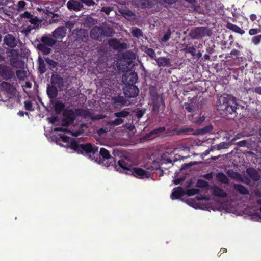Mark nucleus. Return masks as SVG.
<instances>
[{
	"label": "nucleus",
	"mask_w": 261,
	"mask_h": 261,
	"mask_svg": "<svg viewBox=\"0 0 261 261\" xmlns=\"http://www.w3.org/2000/svg\"><path fill=\"white\" fill-rule=\"evenodd\" d=\"M250 18L251 19V20L252 21H254L255 20H256L257 19V16L255 14H252L250 16Z\"/></svg>",
	"instance_id": "nucleus-49"
},
{
	"label": "nucleus",
	"mask_w": 261,
	"mask_h": 261,
	"mask_svg": "<svg viewBox=\"0 0 261 261\" xmlns=\"http://www.w3.org/2000/svg\"><path fill=\"white\" fill-rule=\"evenodd\" d=\"M157 131H158L157 130H154V131H152V132H151V133H152V134H153V133H156Z\"/></svg>",
	"instance_id": "nucleus-63"
},
{
	"label": "nucleus",
	"mask_w": 261,
	"mask_h": 261,
	"mask_svg": "<svg viewBox=\"0 0 261 261\" xmlns=\"http://www.w3.org/2000/svg\"><path fill=\"white\" fill-rule=\"evenodd\" d=\"M101 10L105 12L107 14H109L112 11V9L110 7H103L101 9Z\"/></svg>",
	"instance_id": "nucleus-43"
},
{
	"label": "nucleus",
	"mask_w": 261,
	"mask_h": 261,
	"mask_svg": "<svg viewBox=\"0 0 261 261\" xmlns=\"http://www.w3.org/2000/svg\"><path fill=\"white\" fill-rule=\"evenodd\" d=\"M5 43L8 46L13 47L16 45V41L15 38L11 35L8 34L5 36L4 39Z\"/></svg>",
	"instance_id": "nucleus-11"
},
{
	"label": "nucleus",
	"mask_w": 261,
	"mask_h": 261,
	"mask_svg": "<svg viewBox=\"0 0 261 261\" xmlns=\"http://www.w3.org/2000/svg\"><path fill=\"white\" fill-rule=\"evenodd\" d=\"M198 184V185H199V186H205V185H206V183H205V182H204V183H203V184L201 185V182H200V181H199Z\"/></svg>",
	"instance_id": "nucleus-59"
},
{
	"label": "nucleus",
	"mask_w": 261,
	"mask_h": 261,
	"mask_svg": "<svg viewBox=\"0 0 261 261\" xmlns=\"http://www.w3.org/2000/svg\"><path fill=\"white\" fill-rule=\"evenodd\" d=\"M184 194V191L180 187L175 188L173 190L171 198L173 200L179 198Z\"/></svg>",
	"instance_id": "nucleus-12"
},
{
	"label": "nucleus",
	"mask_w": 261,
	"mask_h": 261,
	"mask_svg": "<svg viewBox=\"0 0 261 261\" xmlns=\"http://www.w3.org/2000/svg\"><path fill=\"white\" fill-rule=\"evenodd\" d=\"M237 51H238L237 50L234 49V50L231 51V54H233V55H236Z\"/></svg>",
	"instance_id": "nucleus-54"
},
{
	"label": "nucleus",
	"mask_w": 261,
	"mask_h": 261,
	"mask_svg": "<svg viewBox=\"0 0 261 261\" xmlns=\"http://www.w3.org/2000/svg\"><path fill=\"white\" fill-rule=\"evenodd\" d=\"M171 34V31L170 30H168L166 32V33L164 35L163 38L161 39V41H162V42H166L167 41H168L170 37Z\"/></svg>",
	"instance_id": "nucleus-35"
},
{
	"label": "nucleus",
	"mask_w": 261,
	"mask_h": 261,
	"mask_svg": "<svg viewBox=\"0 0 261 261\" xmlns=\"http://www.w3.org/2000/svg\"><path fill=\"white\" fill-rule=\"evenodd\" d=\"M247 172L248 174L249 175L250 177L252 178L253 180H258L259 179L260 176L258 173L253 169H248L247 170Z\"/></svg>",
	"instance_id": "nucleus-16"
},
{
	"label": "nucleus",
	"mask_w": 261,
	"mask_h": 261,
	"mask_svg": "<svg viewBox=\"0 0 261 261\" xmlns=\"http://www.w3.org/2000/svg\"><path fill=\"white\" fill-rule=\"evenodd\" d=\"M226 249L225 248H222L221 249V251H222L223 252H226Z\"/></svg>",
	"instance_id": "nucleus-61"
},
{
	"label": "nucleus",
	"mask_w": 261,
	"mask_h": 261,
	"mask_svg": "<svg viewBox=\"0 0 261 261\" xmlns=\"http://www.w3.org/2000/svg\"><path fill=\"white\" fill-rule=\"evenodd\" d=\"M146 53L147 55H148L149 56H150L152 58H153L155 56V53L152 49H151V48L147 49Z\"/></svg>",
	"instance_id": "nucleus-39"
},
{
	"label": "nucleus",
	"mask_w": 261,
	"mask_h": 261,
	"mask_svg": "<svg viewBox=\"0 0 261 261\" xmlns=\"http://www.w3.org/2000/svg\"><path fill=\"white\" fill-rule=\"evenodd\" d=\"M113 31L109 28V31H104L103 29L98 27H93L91 31V37L95 39H98L99 37L103 34L107 36L112 35Z\"/></svg>",
	"instance_id": "nucleus-6"
},
{
	"label": "nucleus",
	"mask_w": 261,
	"mask_h": 261,
	"mask_svg": "<svg viewBox=\"0 0 261 261\" xmlns=\"http://www.w3.org/2000/svg\"><path fill=\"white\" fill-rule=\"evenodd\" d=\"M129 114V112L127 111H125V110H123L121 112H117V113H114V116L117 117H118V118H121V117H127Z\"/></svg>",
	"instance_id": "nucleus-28"
},
{
	"label": "nucleus",
	"mask_w": 261,
	"mask_h": 261,
	"mask_svg": "<svg viewBox=\"0 0 261 261\" xmlns=\"http://www.w3.org/2000/svg\"><path fill=\"white\" fill-rule=\"evenodd\" d=\"M66 28L65 27H59L53 32V36L56 39H62L66 36Z\"/></svg>",
	"instance_id": "nucleus-9"
},
{
	"label": "nucleus",
	"mask_w": 261,
	"mask_h": 261,
	"mask_svg": "<svg viewBox=\"0 0 261 261\" xmlns=\"http://www.w3.org/2000/svg\"><path fill=\"white\" fill-rule=\"evenodd\" d=\"M67 6L69 10L78 11L81 10L83 7V5L81 1H75L74 0H69L67 3Z\"/></svg>",
	"instance_id": "nucleus-8"
},
{
	"label": "nucleus",
	"mask_w": 261,
	"mask_h": 261,
	"mask_svg": "<svg viewBox=\"0 0 261 261\" xmlns=\"http://www.w3.org/2000/svg\"><path fill=\"white\" fill-rule=\"evenodd\" d=\"M41 49H42L43 50V51L45 54H48L50 53V49L49 48H44V49H43V46H41Z\"/></svg>",
	"instance_id": "nucleus-47"
},
{
	"label": "nucleus",
	"mask_w": 261,
	"mask_h": 261,
	"mask_svg": "<svg viewBox=\"0 0 261 261\" xmlns=\"http://www.w3.org/2000/svg\"><path fill=\"white\" fill-rule=\"evenodd\" d=\"M25 86L27 88H30L31 87V84L29 82H26Z\"/></svg>",
	"instance_id": "nucleus-52"
},
{
	"label": "nucleus",
	"mask_w": 261,
	"mask_h": 261,
	"mask_svg": "<svg viewBox=\"0 0 261 261\" xmlns=\"http://www.w3.org/2000/svg\"><path fill=\"white\" fill-rule=\"evenodd\" d=\"M82 4L84 3L88 6H90L93 4V1L92 0H82Z\"/></svg>",
	"instance_id": "nucleus-44"
},
{
	"label": "nucleus",
	"mask_w": 261,
	"mask_h": 261,
	"mask_svg": "<svg viewBox=\"0 0 261 261\" xmlns=\"http://www.w3.org/2000/svg\"><path fill=\"white\" fill-rule=\"evenodd\" d=\"M261 31L260 29L259 28H253L251 29L249 31V34L251 36L255 35L260 33Z\"/></svg>",
	"instance_id": "nucleus-36"
},
{
	"label": "nucleus",
	"mask_w": 261,
	"mask_h": 261,
	"mask_svg": "<svg viewBox=\"0 0 261 261\" xmlns=\"http://www.w3.org/2000/svg\"><path fill=\"white\" fill-rule=\"evenodd\" d=\"M179 182H180V180H179V179H176V180H175L174 181V183H175V184H179Z\"/></svg>",
	"instance_id": "nucleus-58"
},
{
	"label": "nucleus",
	"mask_w": 261,
	"mask_h": 261,
	"mask_svg": "<svg viewBox=\"0 0 261 261\" xmlns=\"http://www.w3.org/2000/svg\"><path fill=\"white\" fill-rule=\"evenodd\" d=\"M18 10L21 11L25 5V2L23 1H20L18 2Z\"/></svg>",
	"instance_id": "nucleus-38"
},
{
	"label": "nucleus",
	"mask_w": 261,
	"mask_h": 261,
	"mask_svg": "<svg viewBox=\"0 0 261 261\" xmlns=\"http://www.w3.org/2000/svg\"><path fill=\"white\" fill-rule=\"evenodd\" d=\"M152 99L153 100V102L154 104L153 110H155L156 109H158V100H159L161 102H162L163 99L161 98L158 97V96L155 95H152Z\"/></svg>",
	"instance_id": "nucleus-27"
},
{
	"label": "nucleus",
	"mask_w": 261,
	"mask_h": 261,
	"mask_svg": "<svg viewBox=\"0 0 261 261\" xmlns=\"http://www.w3.org/2000/svg\"><path fill=\"white\" fill-rule=\"evenodd\" d=\"M123 120L122 119L118 118V119H115L114 121L110 122V124L112 125L116 126V125H118L122 124L123 123Z\"/></svg>",
	"instance_id": "nucleus-37"
},
{
	"label": "nucleus",
	"mask_w": 261,
	"mask_h": 261,
	"mask_svg": "<svg viewBox=\"0 0 261 261\" xmlns=\"http://www.w3.org/2000/svg\"><path fill=\"white\" fill-rule=\"evenodd\" d=\"M213 129L212 125H208L205 127L197 130V134H203L207 132H211Z\"/></svg>",
	"instance_id": "nucleus-25"
},
{
	"label": "nucleus",
	"mask_w": 261,
	"mask_h": 261,
	"mask_svg": "<svg viewBox=\"0 0 261 261\" xmlns=\"http://www.w3.org/2000/svg\"><path fill=\"white\" fill-rule=\"evenodd\" d=\"M18 114L20 116H23V113L22 112H19L18 113Z\"/></svg>",
	"instance_id": "nucleus-62"
},
{
	"label": "nucleus",
	"mask_w": 261,
	"mask_h": 261,
	"mask_svg": "<svg viewBox=\"0 0 261 261\" xmlns=\"http://www.w3.org/2000/svg\"><path fill=\"white\" fill-rule=\"evenodd\" d=\"M61 138L63 142L68 143V146L69 147L77 151L78 153L94 154L98 151V148L92 146L91 144L79 145L75 141L71 140L68 137L63 136H61Z\"/></svg>",
	"instance_id": "nucleus-2"
},
{
	"label": "nucleus",
	"mask_w": 261,
	"mask_h": 261,
	"mask_svg": "<svg viewBox=\"0 0 261 261\" xmlns=\"http://www.w3.org/2000/svg\"><path fill=\"white\" fill-rule=\"evenodd\" d=\"M39 70L40 73H44L46 71V67L44 61L42 59H39Z\"/></svg>",
	"instance_id": "nucleus-30"
},
{
	"label": "nucleus",
	"mask_w": 261,
	"mask_h": 261,
	"mask_svg": "<svg viewBox=\"0 0 261 261\" xmlns=\"http://www.w3.org/2000/svg\"><path fill=\"white\" fill-rule=\"evenodd\" d=\"M0 74L6 79H10L13 75L11 69L4 65H0Z\"/></svg>",
	"instance_id": "nucleus-10"
},
{
	"label": "nucleus",
	"mask_w": 261,
	"mask_h": 261,
	"mask_svg": "<svg viewBox=\"0 0 261 261\" xmlns=\"http://www.w3.org/2000/svg\"><path fill=\"white\" fill-rule=\"evenodd\" d=\"M255 195L259 197V198H261V192H259V191H256L255 192ZM257 202L259 204L261 205V199H259L258 201H257Z\"/></svg>",
	"instance_id": "nucleus-45"
},
{
	"label": "nucleus",
	"mask_w": 261,
	"mask_h": 261,
	"mask_svg": "<svg viewBox=\"0 0 261 261\" xmlns=\"http://www.w3.org/2000/svg\"><path fill=\"white\" fill-rule=\"evenodd\" d=\"M198 192L197 189H191L187 191V194L189 196L194 195Z\"/></svg>",
	"instance_id": "nucleus-41"
},
{
	"label": "nucleus",
	"mask_w": 261,
	"mask_h": 261,
	"mask_svg": "<svg viewBox=\"0 0 261 261\" xmlns=\"http://www.w3.org/2000/svg\"><path fill=\"white\" fill-rule=\"evenodd\" d=\"M234 189L243 195H247L249 194L248 190L243 186L239 184L234 185Z\"/></svg>",
	"instance_id": "nucleus-20"
},
{
	"label": "nucleus",
	"mask_w": 261,
	"mask_h": 261,
	"mask_svg": "<svg viewBox=\"0 0 261 261\" xmlns=\"http://www.w3.org/2000/svg\"><path fill=\"white\" fill-rule=\"evenodd\" d=\"M56 79L61 80V79H60V77L58 75H53V77H52V80H53V83H55L54 81H55Z\"/></svg>",
	"instance_id": "nucleus-50"
},
{
	"label": "nucleus",
	"mask_w": 261,
	"mask_h": 261,
	"mask_svg": "<svg viewBox=\"0 0 261 261\" xmlns=\"http://www.w3.org/2000/svg\"><path fill=\"white\" fill-rule=\"evenodd\" d=\"M186 108L188 110V112H191V108H190L189 107H187Z\"/></svg>",
	"instance_id": "nucleus-60"
},
{
	"label": "nucleus",
	"mask_w": 261,
	"mask_h": 261,
	"mask_svg": "<svg viewBox=\"0 0 261 261\" xmlns=\"http://www.w3.org/2000/svg\"><path fill=\"white\" fill-rule=\"evenodd\" d=\"M254 92L259 95H261V86H258L254 89Z\"/></svg>",
	"instance_id": "nucleus-46"
},
{
	"label": "nucleus",
	"mask_w": 261,
	"mask_h": 261,
	"mask_svg": "<svg viewBox=\"0 0 261 261\" xmlns=\"http://www.w3.org/2000/svg\"><path fill=\"white\" fill-rule=\"evenodd\" d=\"M204 31L205 29L203 27L197 28L195 30L196 33L199 36H202L204 35Z\"/></svg>",
	"instance_id": "nucleus-34"
},
{
	"label": "nucleus",
	"mask_w": 261,
	"mask_h": 261,
	"mask_svg": "<svg viewBox=\"0 0 261 261\" xmlns=\"http://www.w3.org/2000/svg\"><path fill=\"white\" fill-rule=\"evenodd\" d=\"M204 120V117L203 116L200 117L199 120L197 121V122L201 123Z\"/></svg>",
	"instance_id": "nucleus-51"
},
{
	"label": "nucleus",
	"mask_w": 261,
	"mask_h": 261,
	"mask_svg": "<svg viewBox=\"0 0 261 261\" xmlns=\"http://www.w3.org/2000/svg\"><path fill=\"white\" fill-rule=\"evenodd\" d=\"M16 76L20 80H24V78L27 76L28 72L24 70H18L16 73Z\"/></svg>",
	"instance_id": "nucleus-23"
},
{
	"label": "nucleus",
	"mask_w": 261,
	"mask_h": 261,
	"mask_svg": "<svg viewBox=\"0 0 261 261\" xmlns=\"http://www.w3.org/2000/svg\"><path fill=\"white\" fill-rule=\"evenodd\" d=\"M64 105L62 102L60 101H58L57 102H56L55 106V110L58 113L61 112L62 110L64 108Z\"/></svg>",
	"instance_id": "nucleus-31"
},
{
	"label": "nucleus",
	"mask_w": 261,
	"mask_h": 261,
	"mask_svg": "<svg viewBox=\"0 0 261 261\" xmlns=\"http://www.w3.org/2000/svg\"><path fill=\"white\" fill-rule=\"evenodd\" d=\"M100 154L106 160H110L111 164H113L114 162V160L110 154L109 151L107 149L101 148L100 150Z\"/></svg>",
	"instance_id": "nucleus-15"
},
{
	"label": "nucleus",
	"mask_w": 261,
	"mask_h": 261,
	"mask_svg": "<svg viewBox=\"0 0 261 261\" xmlns=\"http://www.w3.org/2000/svg\"><path fill=\"white\" fill-rule=\"evenodd\" d=\"M54 130L55 131H59V130L66 131L68 133L71 134L72 136H76V137L78 136L81 133L80 132H78V131L71 132L70 130H65V129H63L62 128H59V127L55 128L54 129Z\"/></svg>",
	"instance_id": "nucleus-32"
},
{
	"label": "nucleus",
	"mask_w": 261,
	"mask_h": 261,
	"mask_svg": "<svg viewBox=\"0 0 261 261\" xmlns=\"http://www.w3.org/2000/svg\"><path fill=\"white\" fill-rule=\"evenodd\" d=\"M42 41L45 45L48 46H52L55 44V41L53 39L48 37H42Z\"/></svg>",
	"instance_id": "nucleus-22"
},
{
	"label": "nucleus",
	"mask_w": 261,
	"mask_h": 261,
	"mask_svg": "<svg viewBox=\"0 0 261 261\" xmlns=\"http://www.w3.org/2000/svg\"><path fill=\"white\" fill-rule=\"evenodd\" d=\"M3 60V58L2 56H0V61H2Z\"/></svg>",
	"instance_id": "nucleus-64"
},
{
	"label": "nucleus",
	"mask_w": 261,
	"mask_h": 261,
	"mask_svg": "<svg viewBox=\"0 0 261 261\" xmlns=\"http://www.w3.org/2000/svg\"><path fill=\"white\" fill-rule=\"evenodd\" d=\"M24 106L27 110H31L32 105L30 101H27L24 102Z\"/></svg>",
	"instance_id": "nucleus-40"
},
{
	"label": "nucleus",
	"mask_w": 261,
	"mask_h": 261,
	"mask_svg": "<svg viewBox=\"0 0 261 261\" xmlns=\"http://www.w3.org/2000/svg\"><path fill=\"white\" fill-rule=\"evenodd\" d=\"M133 35L135 37L139 38L142 36V32L140 29L136 28L132 31Z\"/></svg>",
	"instance_id": "nucleus-33"
},
{
	"label": "nucleus",
	"mask_w": 261,
	"mask_h": 261,
	"mask_svg": "<svg viewBox=\"0 0 261 261\" xmlns=\"http://www.w3.org/2000/svg\"><path fill=\"white\" fill-rule=\"evenodd\" d=\"M46 61L51 67H55L57 65V63L56 62L48 58L46 59Z\"/></svg>",
	"instance_id": "nucleus-42"
},
{
	"label": "nucleus",
	"mask_w": 261,
	"mask_h": 261,
	"mask_svg": "<svg viewBox=\"0 0 261 261\" xmlns=\"http://www.w3.org/2000/svg\"><path fill=\"white\" fill-rule=\"evenodd\" d=\"M127 128L129 130H133L134 128V126L133 125H129Z\"/></svg>",
	"instance_id": "nucleus-53"
},
{
	"label": "nucleus",
	"mask_w": 261,
	"mask_h": 261,
	"mask_svg": "<svg viewBox=\"0 0 261 261\" xmlns=\"http://www.w3.org/2000/svg\"><path fill=\"white\" fill-rule=\"evenodd\" d=\"M210 150H206V151L204 152V155H208V154L210 153Z\"/></svg>",
	"instance_id": "nucleus-55"
},
{
	"label": "nucleus",
	"mask_w": 261,
	"mask_h": 261,
	"mask_svg": "<svg viewBox=\"0 0 261 261\" xmlns=\"http://www.w3.org/2000/svg\"><path fill=\"white\" fill-rule=\"evenodd\" d=\"M226 27L227 29L239 33L241 35H243L245 33V31L241 29L239 27L231 23H227L226 24Z\"/></svg>",
	"instance_id": "nucleus-14"
},
{
	"label": "nucleus",
	"mask_w": 261,
	"mask_h": 261,
	"mask_svg": "<svg viewBox=\"0 0 261 261\" xmlns=\"http://www.w3.org/2000/svg\"><path fill=\"white\" fill-rule=\"evenodd\" d=\"M251 42L255 45H257L261 42V34L253 36Z\"/></svg>",
	"instance_id": "nucleus-26"
},
{
	"label": "nucleus",
	"mask_w": 261,
	"mask_h": 261,
	"mask_svg": "<svg viewBox=\"0 0 261 261\" xmlns=\"http://www.w3.org/2000/svg\"><path fill=\"white\" fill-rule=\"evenodd\" d=\"M76 115H84L85 111L83 110H77L74 112L71 110H65L64 111V116L66 125H68L72 123Z\"/></svg>",
	"instance_id": "nucleus-4"
},
{
	"label": "nucleus",
	"mask_w": 261,
	"mask_h": 261,
	"mask_svg": "<svg viewBox=\"0 0 261 261\" xmlns=\"http://www.w3.org/2000/svg\"><path fill=\"white\" fill-rule=\"evenodd\" d=\"M79 34H85V31L83 30H80V31L79 32Z\"/></svg>",
	"instance_id": "nucleus-57"
},
{
	"label": "nucleus",
	"mask_w": 261,
	"mask_h": 261,
	"mask_svg": "<svg viewBox=\"0 0 261 261\" xmlns=\"http://www.w3.org/2000/svg\"><path fill=\"white\" fill-rule=\"evenodd\" d=\"M118 167L117 170L120 172H124L129 175H133L139 178H147L150 176V173L148 171L144 170L140 168H133L129 164L126 160H121L118 162Z\"/></svg>",
	"instance_id": "nucleus-1"
},
{
	"label": "nucleus",
	"mask_w": 261,
	"mask_h": 261,
	"mask_svg": "<svg viewBox=\"0 0 261 261\" xmlns=\"http://www.w3.org/2000/svg\"><path fill=\"white\" fill-rule=\"evenodd\" d=\"M1 86L4 90H6L10 94H13L16 90V88L9 83L3 82L1 84Z\"/></svg>",
	"instance_id": "nucleus-13"
},
{
	"label": "nucleus",
	"mask_w": 261,
	"mask_h": 261,
	"mask_svg": "<svg viewBox=\"0 0 261 261\" xmlns=\"http://www.w3.org/2000/svg\"><path fill=\"white\" fill-rule=\"evenodd\" d=\"M217 178L218 180L224 183H226L228 182L227 177L222 173H218L217 175Z\"/></svg>",
	"instance_id": "nucleus-29"
},
{
	"label": "nucleus",
	"mask_w": 261,
	"mask_h": 261,
	"mask_svg": "<svg viewBox=\"0 0 261 261\" xmlns=\"http://www.w3.org/2000/svg\"><path fill=\"white\" fill-rule=\"evenodd\" d=\"M9 56L11 57V65L15 68H22L24 66V63L18 59V53L15 49H11Z\"/></svg>",
	"instance_id": "nucleus-5"
},
{
	"label": "nucleus",
	"mask_w": 261,
	"mask_h": 261,
	"mask_svg": "<svg viewBox=\"0 0 261 261\" xmlns=\"http://www.w3.org/2000/svg\"><path fill=\"white\" fill-rule=\"evenodd\" d=\"M47 92L50 98H55L57 95V90L54 86L48 87Z\"/></svg>",
	"instance_id": "nucleus-21"
},
{
	"label": "nucleus",
	"mask_w": 261,
	"mask_h": 261,
	"mask_svg": "<svg viewBox=\"0 0 261 261\" xmlns=\"http://www.w3.org/2000/svg\"><path fill=\"white\" fill-rule=\"evenodd\" d=\"M213 193L214 195L220 197H226L227 195V193L223 190L218 187H215L213 188Z\"/></svg>",
	"instance_id": "nucleus-18"
},
{
	"label": "nucleus",
	"mask_w": 261,
	"mask_h": 261,
	"mask_svg": "<svg viewBox=\"0 0 261 261\" xmlns=\"http://www.w3.org/2000/svg\"><path fill=\"white\" fill-rule=\"evenodd\" d=\"M23 18H27L31 19L30 22L33 24H36L38 22V19L37 18H32V16L28 12H25L21 15Z\"/></svg>",
	"instance_id": "nucleus-24"
},
{
	"label": "nucleus",
	"mask_w": 261,
	"mask_h": 261,
	"mask_svg": "<svg viewBox=\"0 0 261 261\" xmlns=\"http://www.w3.org/2000/svg\"><path fill=\"white\" fill-rule=\"evenodd\" d=\"M221 109L226 113L231 114L234 112L237 108L236 99L231 95H225L221 96L219 99Z\"/></svg>",
	"instance_id": "nucleus-3"
},
{
	"label": "nucleus",
	"mask_w": 261,
	"mask_h": 261,
	"mask_svg": "<svg viewBox=\"0 0 261 261\" xmlns=\"http://www.w3.org/2000/svg\"><path fill=\"white\" fill-rule=\"evenodd\" d=\"M156 61L159 66H168L170 63V59L166 57H160Z\"/></svg>",
	"instance_id": "nucleus-19"
},
{
	"label": "nucleus",
	"mask_w": 261,
	"mask_h": 261,
	"mask_svg": "<svg viewBox=\"0 0 261 261\" xmlns=\"http://www.w3.org/2000/svg\"><path fill=\"white\" fill-rule=\"evenodd\" d=\"M109 44L115 49H120L122 48H125L126 44H120L116 39H111L109 41Z\"/></svg>",
	"instance_id": "nucleus-17"
},
{
	"label": "nucleus",
	"mask_w": 261,
	"mask_h": 261,
	"mask_svg": "<svg viewBox=\"0 0 261 261\" xmlns=\"http://www.w3.org/2000/svg\"><path fill=\"white\" fill-rule=\"evenodd\" d=\"M48 121L50 123L53 124L57 121V118H56V117L49 118Z\"/></svg>",
	"instance_id": "nucleus-48"
},
{
	"label": "nucleus",
	"mask_w": 261,
	"mask_h": 261,
	"mask_svg": "<svg viewBox=\"0 0 261 261\" xmlns=\"http://www.w3.org/2000/svg\"><path fill=\"white\" fill-rule=\"evenodd\" d=\"M239 144H240V146H242L245 145V141L240 142L239 143Z\"/></svg>",
	"instance_id": "nucleus-56"
},
{
	"label": "nucleus",
	"mask_w": 261,
	"mask_h": 261,
	"mask_svg": "<svg viewBox=\"0 0 261 261\" xmlns=\"http://www.w3.org/2000/svg\"><path fill=\"white\" fill-rule=\"evenodd\" d=\"M139 93L138 88L134 85H130L126 87L124 90L125 95L128 97H134L137 96Z\"/></svg>",
	"instance_id": "nucleus-7"
}]
</instances>
